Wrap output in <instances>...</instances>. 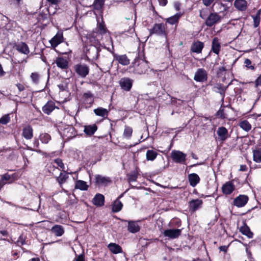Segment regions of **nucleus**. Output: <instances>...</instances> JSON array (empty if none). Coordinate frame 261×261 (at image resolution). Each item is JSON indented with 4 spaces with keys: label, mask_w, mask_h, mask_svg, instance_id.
<instances>
[{
    "label": "nucleus",
    "mask_w": 261,
    "mask_h": 261,
    "mask_svg": "<svg viewBox=\"0 0 261 261\" xmlns=\"http://www.w3.org/2000/svg\"><path fill=\"white\" fill-rule=\"evenodd\" d=\"M149 68L148 62L139 55L136 57L132 64L128 67L129 72L141 74L145 73Z\"/></svg>",
    "instance_id": "obj_1"
},
{
    "label": "nucleus",
    "mask_w": 261,
    "mask_h": 261,
    "mask_svg": "<svg viewBox=\"0 0 261 261\" xmlns=\"http://www.w3.org/2000/svg\"><path fill=\"white\" fill-rule=\"evenodd\" d=\"M73 70L78 77L84 79L90 73L89 66L85 63H79L73 66Z\"/></svg>",
    "instance_id": "obj_2"
},
{
    "label": "nucleus",
    "mask_w": 261,
    "mask_h": 261,
    "mask_svg": "<svg viewBox=\"0 0 261 261\" xmlns=\"http://www.w3.org/2000/svg\"><path fill=\"white\" fill-rule=\"evenodd\" d=\"M101 49L96 45L90 44L86 46V56L88 60L95 61L99 56Z\"/></svg>",
    "instance_id": "obj_3"
},
{
    "label": "nucleus",
    "mask_w": 261,
    "mask_h": 261,
    "mask_svg": "<svg viewBox=\"0 0 261 261\" xmlns=\"http://www.w3.org/2000/svg\"><path fill=\"white\" fill-rule=\"evenodd\" d=\"M186 157L187 154L179 150H173L171 153V158L176 163L186 165Z\"/></svg>",
    "instance_id": "obj_4"
},
{
    "label": "nucleus",
    "mask_w": 261,
    "mask_h": 261,
    "mask_svg": "<svg viewBox=\"0 0 261 261\" xmlns=\"http://www.w3.org/2000/svg\"><path fill=\"white\" fill-rule=\"evenodd\" d=\"M134 81L128 77H123L119 81V85L121 89L124 91L129 92L131 90Z\"/></svg>",
    "instance_id": "obj_5"
},
{
    "label": "nucleus",
    "mask_w": 261,
    "mask_h": 261,
    "mask_svg": "<svg viewBox=\"0 0 261 261\" xmlns=\"http://www.w3.org/2000/svg\"><path fill=\"white\" fill-rule=\"evenodd\" d=\"M149 33L150 35L153 34L163 36H166L167 35L165 24L163 23H155L152 28L149 30Z\"/></svg>",
    "instance_id": "obj_6"
},
{
    "label": "nucleus",
    "mask_w": 261,
    "mask_h": 261,
    "mask_svg": "<svg viewBox=\"0 0 261 261\" xmlns=\"http://www.w3.org/2000/svg\"><path fill=\"white\" fill-rule=\"evenodd\" d=\"M207 72L204 68H198L195 73L194 80L197 82L203 83L207 81Z\"/></svg>",
    "instance_id": "obj_7"
},
{
    "label": "nucleus",
    "mask_w": 261,
    "mask_h": 261,
    "mask_svg": "<svg viewBox=\"0 0 261 261\" xmlns=\"http://www.w3.org/2000/svg\"><path fill=\"white\" fill-rule=\"evenodd\" d=\"M181 229H167L162 232L164 237L170 239L178 238L181 234Z\"/></svg>",
    "instance_id": "obj_8"
},
{
    "label": "nucleus",
    "mask_w": 261,
    "mask_h": 261,
    "mask_svg": "<svg viewBox=\"0 0 261 261\" xmlns=\"http://www.w3.org/2000/svg\"><path fill=\"white\" fill-rule=\"evenodd\" d=\"M221 20V16L217 13H211L206 18L205 24L208 27L219 22Z\"/></svg>",
    "instance_id": "obj_9"
},
{
    "label": "nucleus",
    "mask_w": 261,
    "mask_h": 261,
    "mask_svg": "<svg viewBox=\"0 0 261 261\" xmlns=\"http://www.w3.org/2000/svg\"><path fill=\"white\" fill-rule=\"evenodd\" d=\"M249 197L247 195L240 194L233 199L232 204L237 207H242L247 203Z\"/></svg>",
    "instance_id": "obj_10"
},
{
    "label": "nucleus",
    "mask_w": 261,
    "mask_h": 261,
    "mask_svg": "<svg viewBox=\"0 0 261 261\" xmlns=\"http://www.w3.org/2000/svg\"><path fill=\"white\" fill-rule=\"evenodd\" d=\"M203 204V201L200 199H192L188 203V208L190 212L194 213L199 208H200Z\"/></svg>",
    "instance_id": "obj_11"
},
{
    "label": "nucleus",
    "mask_w": 261,
    "mask_h": 261,
    "mask_svg": "<svg viewBox=\"0 0 261 261\" xmlns=\"http://www.w3.org/2000/svg\"><path fill=\"white\" fill-rule=\"evenodd\" d=\"M83 104L86 108H90L94 102V95L91 91L85 92L83 95Z\"/></svg>",
    "instance_id": "obj_12"
},
{
    "label": "nucleus",
    "mask_w": 261,
    "mask_h": 261,
    "mask_svg": "<svg viewBox=\"0 0 261 261\" xmlns=\"http://www.w3.org/2000/svg\"><path fill=\"white\" fill-rule=\"evenodd\" d=\"M217 134L218 136V140L222 143L230 137L227 129L224 126L218 127L217 130Z\"/></svg>",
    "instance_id": "obj_13"
},
{
    "label": "nucleus",
    "mask_w": 261,
    "mask_h": 261,
    "mask_svg": "<svg viewBox=\"0 0 261 261\" xmlns=\"http://www.w3.org/2000/svg\"><path fill=\"white\" fill-rule=\"evenodd\" d=\"M233 180L227 181L222 185V192L223 194L226 195H230L235 190L236 187Z\"/></svg>",
    "instance_id": "obj_14"
},
{
    "label": "nucleus",
    "mask_w": 261,
    "mask_h": 261,
    "mask_svg": "<svg viewBox=\"0 0 261 261\" xmlns=\"http://www.w3.org/2000/svg\"><path fill=\"white\" fill-rule=\"evenodd\" d=\"M112 183V180L109 177L102 176L101 175H95V184L98 186L106 187Z\"/></svg>",
    "instance_id": "obj_15"
},
{
    "label": "nucleus",
    "mask_w": 261,
    "mask_h": 261,
    "mask_svg": "<svg viewBox=\"0 0 261 261\" xmlns=\"http://www.w3.org/2000/svg\"><path fill=\"white\" fill-rule=\"evenodd\" d=\"M59 109L56 106L55 102L52 100H48L42 108V112L47 115H49L55 109Z\"/></svg>",
    "instance_id": "obj_16"
},
{
    "label": "nucleus",
    "mask_w": 261,
    "mask_h": 261,
    "mask_svg": "<svg viewBox=\"0 0 261 261\" xmlns=\"http://www.w3.org/2000/svg\"><path fill=\"white\" fill-rule=\"evenodd\" d=\"M64 41L63 34L62 32H58L55 36L49 41L51 46L55 48L59 44L62 43Z\"/></svg>",
    "instance_id": "obj_17"
},
{
    "label": "nucleus",
    "mask_w": 261,
    "mask_h": 261,
    "mask_svg": "<svg viewBox=\"0 0 261 261\" xmlns=\"http://www.w3.org/2000/svg\"><path fill=\"white\" fill-rule=\"evenodd\" d=\"M204 46V44L203 42L199 40H197L194 41L192 44L190 48V51L192 53L200 54L201 53Z\"/></svg>",
    "instance_id": "obj_18"
},
{
    "label": "nucleus",
    "mask_w": 261,
    "mask_h": 261,
    "mask_svg": "<svg viewBox=\"0 0 261 261\" xmlns=\"http://www.w3.org/2000/svg\"><path fill=\"white\" fill-rule=\"evenodd\" d=\"M93 204L96 207H101L104 205L105 202V198L103 195L97 193L94 196L92 200Z\"/></svg>",
    "instance_id": "obj_19"
},
{
    "label": "nucleus",
    "mask_w": 261,
    "mask_h": 261,
    "mask_svg": "<svg viewBox=\"0 0 261 261\" xmlns=\"http://www.w3.org/2000/svg\"><path fill=\"white\" fill-rule=\"evenodd\" d=\"M102 38V37L98 35V34L96 32H94L93 31L91 33L88 35L87 39L89 40V42L92 45H98L100 44L99 40Z\"/></svg>",
    "instance_id": "obj_20"
},
{
    "label": "nucleus",
    "mask_w": 261,
    "mask_h": 261,
    "mask_svg": "<svg viewBox=\"0 0 261 261\" xmlns=\"http://www.w3.org/2000/svg\"><path fill=\"white\" fill-rule=\"evenodd\" d=\"M221 43L219 39L215 37L212 40V47L210 52H212L217 55H219L221 50Z\"/></svg>",
    "instance_id": "obj_21"
},
{
    "label": "nucleus",
    "mask_w": 261,
    "mask_h": 261,
    "mask_svg": "<svg viewBox=\"0 0 261 261\" xmlns=\"http://www.w3.org/2000/svg\"><path fill=\"white\" fill-rule=\"evenodd\" d=\"M22 136L26 140H31L33 137V128L31 125L24 126L22 130Z\"/></svg>",
    "instance_id": "obj_22"
},
{
    "label": "nucleus",
    "mask_w": 261,
    "mask_h": 261,
    "mask_svg": "<svg viewBox=\"0 0 261 261\" xmlns=\"http://www.w3.org/2000/svg\"><path fill=\"white\" fill-rule=\"evenodd\" d=\"M14 47L19 53L24 55H28L30 53V49L28 45L23 42L15 43Z\"/></svg>",
    "instance_id": "obj_23"
},
{
    "label": "nucleus",
    "mask_w": 261,
    "mask_h": 261,
    "mask_svg": "<svg viewBox=\"0 0 261 261\" xmlns=\"http://www.w3.org/2000/svg\"><path fill=\"white\" fill-rule=\"evenodd\" d=\"M69 174H70V173L65 170L64 171H61L59 176H55L57 182L59 184L61 187L63 184L66 182L69 178Z\"/></svg>",
    "instance_id": "obj_24"
},
{
    "label": "nucleus",
    "mask_w": 261,
    "mask_h": 261,
    "mask_svg": "<svg viewBox=\"0 0 261 261\" xmlns=\"http://www.w3.org/2000/svg\"><path fill=\"white\" fill-rule=\"evenodd\" d=\"M114 60L118 61L120 64L123 66H127L130 63V60L125 54L121 55L115 54Z\"/></svg>",
    "instance_id": "obj_25"
},
{
    "label": "nucleus",
    "mask_w": 261,
    "mask_h": 261,
    "mask_svg": "<svg viewBox=\"0 0 261 261\" xmlns=\"http://www.w3.org/2000/svg\"><path fill=\"white\" fill-rule=\"evenodd\" d=\"M188 179L190 185L192 187H195L200 181V178L199 175L196 173H191L188 176Z\"/></svg>",
    "instance_id": "obj_26"
},
{
    "label": "nucleus",
    "mask_w": 261,
    "mask_h": 261,
    "mask_svg": "<svg viewBox=\"0 0 261 261\" xmlns=\"http://www.w3.org/2000/svg\"><path fill=\"white\" fill-rule=\"evenodd\" d=\"M125 221L128 222L127 230L129 232L135 233L140 231V226L137 221L127 220H125Z\"/></svg>",
    "instance_id": "obj_27"
},
{
    "label": "nucleus",
    "mask_w": 261,
    "mask_h": 261,
    "mask_svg": "<svg viewBox=\"0 0 261 261\" xmlns=\"http://www.w3.org/2000/svg\"><path fill=\"white\" fill-rule=\"evenodd\" d=\"M98 127L96 124L84 126V132L86 136L91 137L97 131Z\"/></svg>",
    "instance_id": "obj_28"
},
{
    "label": "nucleus",
    "mask_w": 261,
    "mask_h": 261,
    "mask_svg": "<svg viewBox=\"0 0 261 261\" xmlns=\"http://www.w3.org/2000/svg\"><path fill=\"white\" fill-rule=\"evenodd\" d=\"M55 62L58 67L65 70L68 68V62L63 57H58L56 58Z\"/></svg>",
    "instance_id": "obj_29"
},
{
    "label": "nucleus",
    "mask_w": 261,
    "mask_h": 261,
    "mask_svg": "<svg viewBox=\"0 0 261 261\" xmlns=\"http://www.w3.org/2000/svg\"><path fill=\"white\" fill-rule=\"evenodd\" d=\"M182 14L180 12L177 13L173 16H172L169 18L166 19V21L167 23L171 24V25H177L179 22V19L182 16Z\"/></svg>",
    "instance_id": "obj_30"
},
{
    "label": "nucleus",
    "mask_w": 261,
    "mask_h": 261,
    "mask_svg": "<svg viewBox=\"0 0 261 261\" xmlns=\"http://www.w3.org/2000/svg\"><path fill=\"white\" fill-rule=\"evenodd\" d=\"M240 231L249 239H252L253 237V233L246 223H244V225L240 227Z\"/></svg>",
    "instance_id": "obj_31"
},
{
    "label": "nucleus",
    "mask_w": 261,
    "mask_h": 261,
    "mask_svg": "<svg viewBox=\"0 0 261 261\" xmlns=\"http://www.w3.org/2000/svg\"><path fill=\"white\" fill-rule=\"evenodd\" d=\"M234 6L238 10L244 11L247 8V3L246 0H235Z\"/></svg>",
    "instance_id": "obj_32"
},
{
    "label": "nucleus",
    "mask_w": 261,
    "mask_h": 261,
    "mask_svg": "<svg viewBox=\"0 0 261 261\" xmlns=\"http://www.w3.org/2000/svg\"><path fill=\"white\" fill-rule=\"evenodd\" d=\"M108 248L114 254H118L123 252L122 247L119 245L114 243H110Z\"/></svg>",
    "instance_id": "obj_33"
},
{
    "label": "nucleus",
    "mask_w": 261,
    "mask_h": 261,
    "mask_svg": "<svg viewBox=\"0 0 261 261\" xmlns=\"http://www.w3.org/2000/svg\"><path fill=\"white\" fill-rule=\"evenodd\" d=\"M94 114L98 116L107 118L109 114V111L102 107H98L93 110Z\"/></svg>",
    "instance_id": "obj_34"
},
{
    "label": "nucleus",
    "mask_w": 261,
    "mask_h": 261,
    "mask_svg": "<svg viewBox=\"0 0 261 261\" xmlns=\"http://www.w3.org/2000/svg\"><path fill=\"white\" fill-rule=\"evenodd\" d=\"M122 195H121L113 203L112 205V210L114 213H118L120 212L123 207L122 203L119 200Z\"/></svg>",
    "instance_id": "obj_35"
},
{
    "label": "nucleus",
    "mask_w": 261,
    "mask_h": 261,
    "mask_svg": "<svg viewBox=\"0 0 261 261\" xmlns=\"http://www.w3.org/2000/svg\"><path fill=\"white\" fill-rule=\"evenodd\" d=\"M89 188V186L87 182L82 180H77L75 181L74 189H79L81 191H87Z\"/></svg>",
    "instance_id": "obj_36"
},
{
    "label": "nucleus",
    "mask_w": 261,
    "mask_h": 261,
    "mask_svg": "<svg viewBox=\"0 0 261 261\" xmlns=\"http://www.w3.org/2000/svg\"><path fill=\"white\" fill-rule=\"evenodd\" d=\"M46 168H47L48 172L54 178H55V176H57L58 171H59V169L58 167H56L54 165L53 162L48 163L46 166Z\"/></svg>",
    "instance_id": "obj_37"
},
{
    "label": "nucleus",
    "mask_w": 261,
    "mask_h": 261,
    "mask_svg": "<svg viewBox=\"0 0 261 261\" xmlns=\"http://www.w3.org/2000/svg\"><path fill=\"white\" fill-rule=\"evenodd\" d=\"M51 231L56 236H62L64 233V229L62 225H55L51 229Z\"/></svg>",
    "instance_id": "obj_38"
},
{
    "label": "nucleus",
    "mask_w": 261,
    "mask_h": 261,
    "mask_svg": "<svg viewBox=\"0 0 261 261\" xmlns=\"http://www.w3.org/2000/svg\"><path fill=\"white\" fill-rule=\"evenodd\" d=\"M64 135L67 137V138H72L76 136V131L74 127L69 126L64 130Z\"/></svg>",
    "instance_id": "obj_39"
},
{
    "label": "nucleus",
    "mask_w": 261,
    "mask_h": 261,
    "mask_svg": "<svg viewBox=\"0 0 261 261\" xmlns=\"http://www.w3.org/2000/svg\"><path fill=\"white\" fill-rule=\"evenodd\" d=\"M253 160L257 163H261V148L253 150Z\"/></svg>",
    "instance_id": "obj_40"
},
{
    "label": "nucleus",
    "mask_w": 261,
    "mask_h": 261,
    "mask_svg": "<svg viewBox=\"0 0 261 261\" xmlns=\"http://www.w3.org/2000/svg\"><path fill=\"white\" fill-rule=\"evenodd\" d=\"M214 88L216 89L215 91L219 93L223 98L225 96V93L227 87H225L222 84H217L214 86Z\"/></svg>",
    "instance_id": "obj_41"
},
{
    "label": "nucleus",
    "mask_w": 261,
    "mask_h": 261,
    "mask_svg": "<svg viewBox=\"0 0 261 261\" xmlns=\"http://www.w3.org/2000/svg\"><path fill=\"white\" fill-rule=\"evenodd\" d=\"M239 126L242 129L247 132H249L251 129V125L247 120L241 121L239 123Z\"/></svg>",
    "instance_id": "obj_42"
},
{
    "label": "nucleus",
    "mask_w": 261,
    "mask_h": 261,
    "mask_svg": "<svg viewBox=\"0 0 261 261\" xmlns=\"http://www.w3.org/2000/svg\"><path fill=\"white\" fill-rule=\"evenodd\" d=\"M158 154V152L155 150H147L146 154V160L153 161L156 159Z\"/></svg>",
    "instance_id": "obj_43"
},
{
    "label": "nucleus",
    "mask_w": 261,
    "mask_h": 261,
    "mask_svg": "<svg viewBox=\"0 0 261 261\" xmlns=\"http://www.w3.org/2000/svg\"><path fill=\"white\" fill-rule=\"evenodd\" d=\"M39 138L40 141L43 144H47L51 140V136L48 133H41L39 135Z\"/></svg>",
    "instance_id": "obj_44"
},
{
    "label": "nucleus",
    "mask_w": 261,
    "mask_h": 261,
    "mask_svg": "<svg viewBox=\"0 0 261 261\" xmlns=\"http://www.w3.org/2000/svg\"><path fill=\"white\" fill-rule=\"evenodd\" d=\"M107 31V28L105 24L102 23H99L97 28L93 31L97 33L98 35H100L102 37L103 34L106 33Z\"/></svg>",
    "instance_id": "obj_45"
},
{
    "label": "nucleus",
    "mask_w": 261,
    "mask_h": 261,
    "mask_svg": "<svg viewBox=\"0 0 261 261\" xmlns=\"http://www.w3.org/2000/svg\"><path fill=\"white\" fill-rule=\"evenodd\" d=\"M260 14L261 9L257 11L255 16H252L253 19V25L254 28H257L259 26L260 21Z\"/></svg>",
    "instance_id": "obj_46"
},
{
    "label": "nucleus",
    "mask_w": 261,
    "mask_h": 261,
    "mask_svg": "<svg viewBox=\"0 0 261 261\" xmlns=\"http://www.w3.org/2000/svg\"><path fill=\"white\" fill-rule=\"evenodd\" d=\"M132 134L133 128L129 126L125 125L123 134V137L127 139H129L132 136Z\"/></svg>",
    "instance_id": "obj_47"
},
{
    "label": "nucleus",
    "mask_w": 261,
    "mask_h": 261,
    "mask_svg": "<svg viewBox=\"0 0 261 261\" xmlns=\"http://www.w3.org/2000/svg\"><path fill=\"white\" fill-rule=\"evenodd\" d=\"M105 0H94L93 7L96 10H100L102 9Z\"/></svg>",
    "instance_id": "obj_48"
},
{
    "label": "nucleus",
    "mask_w": 261,
    "mask_h": 261,
    "mask_svg": "<svg viewBox=\"0 0 261 261\" xmlns=\"http://www.w3.org/2000/svg\"><path fill=\"white\" fill-rule=\"evenodd\" d=\"M30 77L33 84L38 85L39 83L41 76L38 72H35L31 73Z\"/></svg>",
    "instance_id": "obj_49"
},
{
    "label": "nucleus",
    "mask_w": 261,
    "mask_h": 261,
    "mask_svg": "<svg viewBox=\"0 0 261 261\" xmlns=\"http://www.w3.org/2000/svg\"><path fill=\"white\" fill-rule=\"evenodd\" d=\"M138 175L139 173L137 170H134L129 174H127L128 180L129 182L137 181Z\"/></svg>",
    "instance_id": "obj_50"
},
{
    "label": "nucleus",
    "mask_w": 261,
    "mask_h": 261,
    "mask_svg": "<svg viewBox=\"0 0 261 261\" xmlns=\"http://www.w3.org/2000/svg\"><path fill=\"white\" fill-rule=\"evenodd\" d=\"M53 163H55L58 166L57 167L59 168V171H64L65 170L64 164L63 162V161L60 158H57L53 160Z\"/></svg>",
    "instance_id": "obj_51"
},
{
    "label": "nucleus",
    "mask_w": 261,
    "mask_h": 261,
    "mask_svg": "<svg viewBox=\"0 0 261 261\" xmlns=\"http://www.w3.org/2000/svg\"><path fill=\"white\" fill-rule=\"evenodd\" d=\"M216 116L221 119H225L226 118V115L224 113V108L223 104L220 107L219 110L216 114Z\"/></svg>",
    "instance_id": "obj_52"
},
{
    "label": "nucleus",
    "mask_w": 261,
    "mask_h": 261,
    "mask_svg": "<svg viewBox=\"0 0 261 261\" xmlns=\"http://www.w3.org/2000/svg\"><path fill=\"white\" fill-rule=\"evenodd\" d=\"M39 142L38 139L37 138H35L33 141V145L35 148L33 149L32 148H30V150L36 151L38 153H41V150L39 149Z\"/></svg>",
    "instance_id": "obj_53"
},
{
    "label": "nucleus",
    "mask_w": 261,
    "mask_h": 261,
    "mask_svg": "<svg viewBox=\"0 0 261 261\" xmlns=\"http://www.w3.org/2000/svg\"><path fill=\"white\" fill-rule=\"evenodd\" d=\"M10 121L9 114H6L0 118V124H7Z\"/></svg>",
    "instance_id": "obj_54"
},
{
    "label": "nucleus",
    "mask_w": 261,
    "mask_h": 261,
    "mask_svg": "<svg viewBox=\"0 0 261 261\" xmlns=\"http://www.w3.org/2000/svg\"><path fill=\"white\" fill-rule=\"evenodd\" d=\"M208 9H205L200 11L199 16L203 19H205L207 17Z\"/></svg>",
    "instance_id": "obj_55"
},
{
    "label": "nucleus",
    "mask_w": 261,
    "mask_h": 261,
    "mask_svg": "<svg viewBox=\"0 0 261 261\" xmlns=\"http://www.w3.org/2000/svg\"><path fill=\"white\" fill-rule=\"evenodd\" d=\"M2 178L7 182V184H12L13 183L11 181V178L10 176V174H9L8 173H5L1 176Z\"/></svg>",
    "instance_id": "obj_56"
},
{
    "label": "nucleus",
    "mask_w": 261,
    "mask_h": 261,
    "mask_svg": "<svg viewBox=\"0 0 261 261\" xmlns=\"http://www.w3.org/2000/svg\"><path fill=\"white\" fill-rule=\"evenodd\" d=\"M172 223L175 227H180L181 225V221L180 219L174 218L172 219Z\"/></svg>",
    "instance_id": "obj_57"
},
{
    "label": "nucleus",
    "mask_w": 261,
    "mask_h": 261,
    "mask_svg": "<svg viewBox=\"0 0 261 261\" xmlns=\"http://www.w3.org/2000/svg\"><path fill=\"white\" fill-rule=\"evenodd\" d=\"M17 243L19 246H22L25 244V238L23 235H20L17 241Z\"/></svg>",
    "instance_id": "obj_58"
},
{
    "label": "nucleus",
    "mask_w": 261,
    "mask_h": 261,
    "mask_svg": "<svg viewBox=\"0 0 261 261\" xmlns=\"http://www.w3.org/2000/svg\"><path fill=\"white\" fill-rule=\"evenodd\" d=\"M244 63L246 64V66L251 69H254V67L253 66H251V61L249 59H246L244 61Z\"/></svg>",
    "instance_id": "obj_59"
},
{
    "label": "nucleus",
    "mask_w": 261,
    "mask_h": 261,
    "mask_svg": "<svg viewBox=\"0 0 261 261\" xmlns=\"http://www.w3.org/2000/svg\"><path fill=\"white\" fill-rule=\"evenodd\" d=\"M16 86L19 90V93H18L19 94H20V93L21 92L24 91L25 90V87L24 85L22 84L17 83L16 84Z\"/></svg>",
    "instance_id": "obj_60"
},
{
    "label": "nucleus",
    "mask_w": 261,
    "mask_h": 261,
    "mask_svg": "<svg viewBox=\"0 0 261 261\" xmlns=\"http://www.w3.org/2000/svg\"><path fill=\"white\" fill-rule=\"evenodd\" d=\"M255 87L258 88L259 86L261 87V74L257 77L254 82Z\"/></svg>",
    "instance_id": "obj_61"
},
{
    "label": "nucleus",
    "mask_w": 261,
    "mask_h": 261,
    "mask_svg": "<svg viewBox=\"0 0 261 261\" xmlns=\"http://www.w3.org/2000/svg\"><path fill=\"white\" fill-rule=\"evenodd\" d=\"M75 261H85V255L84 253L81 254L79 255H76Z\"/></svg>",
    "instance_id": "obj_62"
},
{
    "label": "nucleus",
    "mask_w": 261,
    "mask_h": 261,
    "mask_svg": "<svg viewBox=\"0 0 261 261\" xmlns=\"http://www.w3.org/2000/svg\"><path fill=\"white\" fill-rule=\"evenodd\" d=\"M50 5H57L61 2V0H46Z\"/></svg>",
    "instance_id": "obj_63"
},
{
    "label": "nucleus",
    "mask_w": 261,
    "mask_h": 261,
    "mask_svg": "<svg viewBox=\"0 0 261 261\" xmlns=\"http://www.w3.org/2000/svg\"><path fill=\"white\" fill-rule=\"evenodd\" d=\"M11 178V181L13 182H14L15 180H17L19 178L18 175L16 173H14L10 175Z\"/></svg>",
    "instance_id": "obj_64"
}]
</instances>
